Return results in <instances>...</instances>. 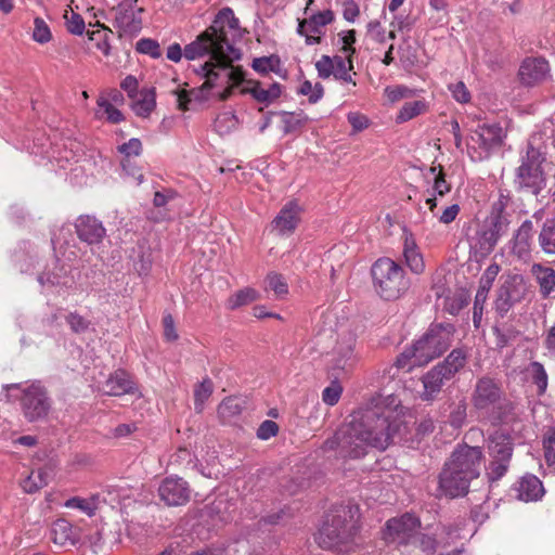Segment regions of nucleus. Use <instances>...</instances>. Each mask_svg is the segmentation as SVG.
Listing matches in <instances>:
<instances>
[{"label": "nucleus", "mask_w": 555, "mask_h": 555, "mask_svg": "<svg viewBox=\"0 0 555 555\" xmlns=\"http://www.w3.org/2000/svg\"><path fill=\"white\" fill-rule=\"evenodd\" d=\"M343 392V387L337 380L332 382V384L326 387L322 392V400L324 403L328 405H335Z\"/></svg>", "instance_id": "54"}, {"label": "nucleus", "mask_w": 555, "mask_h": 555, "mask_svg": "<svg viewBox=\"0 0 555 555\" xmlns=\"http://www.w3.org/2000/svg\"><path fill=\"white\" fill-rule=\"evenodd\" d=\"M525 295V284L521 279L514 278L506 281L498 291L494 302L496 312L503 317L512 307L519 302Z\"/></svg>", "instance_id": "14"}, {"label": "nucleus", "mask_w": 555, "mask_h": 555, "mask_svg": "<svg viewBox=\"0 0 555 555\" xmlns=\"http://www.w3.org/2000/svg\"><path fill=\"white\" fill-rule=\"evenodd\" d=\"M114 26L119 36L135 35L142 28V8L137 7V0H125L114 8Z\"/></svg>", "instance_id": "12"}, {"label": "nucleus", "mask_w": 555, "mask_h": 555, "mask_svg": "<svg viewBox=\"0 0 555 555\" xmlns=\"http://www.w3.org/2000/svg\"><path fill=\"white\" fill-rule=\"evenodd\" d=\"M158 493L168 506H180L189 502L191 491L185 480L179 477H167L158 488Z\"/></svg>", "instance_id": "13"}, {"label": "nucleus", "mask_w": 555, "mask_h": 555, "mask_svg": "<svg viewBox=\"0 0 555 555\" xmlns=\"http://www.w3.org/2000/svg\"><path fill=\"white\" fill-rule=\"evenodd\" d=\"M38 282L44 287L68 286L70 278L65 266L55 261L51 267H47L38 276Z\"/></svg>", "instance_id": "26"}, {"label": "nucleus", "mask_w": 555, "mask_h": 555, "mask_svg": "<svg viewBox=\"0 0 555 555\" xmlns=\"http://www.w3.org/2000/svg\"><path fill=\"white\" fill-rule=\"evenodd\" d=\"M426 107V103L421 100L406 102L401 107L397 118L399 121H408L425 112Z\"/></svg>", "instance_id": "47"}, {"label": "nucleus", "mask_w": 555, "mask_h": 555, "mask_svg": "<svg viewBox=\"0 0 555 555\" xmlns=\"http://www.w3.org/2000/svg\"><path fill=\"white\" fill-rule=\"evenodd\" d=\"M538 244L545 255H555V217L547 218L541 225Z\"/></svg>", "instance_id": "31"}, {"label": "nucleus", "mask_w": 555, "mask_h": 555, "mask_svg": "<svg viewBox=\"0 0 555 555\" xmlns=\"http://www.w3.org/2000/svg\"><path fill=\"white\" fill-rule=\"evenodd\" d=\"M371 274L375 291L386 300L399 298L408 288L402 267L390 258L377 259Z\"/></svg>", "instance_id": "6"}, {"label": "nucleus", "mask_w": 555, "mask_h": 555, "mask_svg": "<svg viewBox=\"0 0 555 555\" xmlns=\"http://www.w3.org/2000/svg\"><path fill=\"white\" fill-rule=\"evenodd\" d=\"M544 456L548 465H555V426L550 427L543 437Z\"/></svg>", "instance_id": "50"}, {"label": "nucleus", "mask_w": 555, "mask_h": 555, "mask_svg": "<svg viewBox=\"0 0 555 555\" xmlns=\"http://www.w3.org/2000/svg\"><path fill=\"white\" fill-rule=\"evenodd\" d=\"M137 391L132 376L124 370L115 371L104 384V392L108 396L134 395Z\"/></svg>", "instance_id": "22"}, {"label": "nucleus", "mask_w": 555, "mask_h": 555, "mask_svg": "<svg viewBox=\"0 0 555 555\" xmlns=\"http://www.w3.org/2000/svg\"><path fill=\"white\" fill-rule=\"evenodd\" d=\"M214 392L212 380L208 377L204 378L194 387V409L197 413L203 412L206 401Z\"/></svg>", "instance_id": "37"}, {"label": "nucleus", "mask_w": 555, "mask_h": 555, "mask_svg": "<svg viewBox=\"0 0 555 555\" xmlns=\"http://www.w3.org/2000/svg\"><path fill=\"white\" fill-rule=\"evenodd\" d=\"M66 322L68 323L70 330L77 334L86 332L90 324L88 320H86L77 312H70L66 317Z\"/></svg>", "instance_id": "56"}, {"label": "nucleus", "mask_w": 555, "mask_h": 555, "mask_svg": "<svg viewBox=\"0 0 555 555\" xmlns=\"http://www.w3.org/2000/svg\"><path fill=\"white\" fill-rule=\"evenodd\" d=\"M119 152L126 156H139L142 152V143L139 139L132 138L118 147Z\"/></svg>", "instance_id": "62"}, {"label": "nucleus", "mask_w": 555, "mask_h": 555, "mask_svg": "<svg viewBox=\"0 0 555 555\" xmlns=\"http://www.w3.org/2000/svg\"><path fill=\"white\" fill-rule=\"evenodd\" d=\"M49 482V474L46 469L33 470L22 482L25 492L34 493L46 487Z\"/></svg>", "instance_id": "38"}, {"label": "nucleus", "mask_w": 555, "mask_h": 555, "mask_svg": "<svg viewBox=\"0 0 555 555\" xmlns=\"http://www.w3.org/2000/svg\"><path fill=\"white\" fill-rule=\"evenodd\" d=\"M531 273L539 285L542 298H548L555 291V269L541 263H533Z\"/></svg>", "instance_id": "24"}, {"label": "nucleus", "mask_w": 555, "mask_h": 555, "mask_svg": "<svg viewBox=\"0 0 555 555\" xmlns=\"http://www.w3.org/2000/svg\"><path fill=\"white\" fill-rule=\"evenodd\" d=\"M135 49L139 53L147 54L154 59L162 56V49L159 43L151 38L140 39L135 44Z\"/></svg>", "instance_id": "49"}, {"label": "nucleus", "mask_w": 555, "mask_h": 555, "mask_svg": "<svg viewBox=\"0 0 555 555\" xmlns=\"http://www.w3.org/2000/svg\"><path fill=\"white\" fill-rule=\"evenodd\" d=\"M488 227H490L496 234L500 236L504 235L509 228L512 220H507V218H498L489 214V216L483 221Z\"/></svg>", "instance_id": "55"}, {"label": "nucleus", "mask_w": 555, "mask_h": 555, "mask_svg": "<svg viewBox=\"0 0 555 555\" xmlns=\"http://www.w3.org/2000/svg\"><path fill=\"white\" fill-rule=\"evenodd\" d=\"M452 96L460 103H468L470 93L463 81H457L449 86Z\"/></svg>", "instance_id": "61"}, {"label": "nucleus", "mask_w": 555, "mask_h": 555, "mask_svg": "<svg viewBox=\"0 0 555 555\" xmlns=\"http://www.w3.org/2000/svg\"><path fill=\"white\" fill-rule=\"evenodd\" d=\"M466 361L467 353L463 349L456 348L453 349L441 363L435 365V367L450 380L465 366Z\"/></svg>", "instance_id": "28"}, {"label": "nucleus", "mask_w": 555, "mask_h": 555, "mask_svg": "<svg viewBox=\"0 0 555 555\" xmlns=\"http://www.w3.org/2000/svg\"><path fill=\"white\" fill-rule=\"evenodd\" d=\"M96 103L99 106V111L96 112L98 116H100V112L103 111L106 120L112 124H118L124 120L122 113L119 109H117L107 98L101 95L98 99Z\"/></svg>", "instance_id": "45"}, {"label": "nucleus", "mask_w": 555, "mask_h": 555, "mask_svg": "<svg viewBox=\"0 0 555 555\" xmlns=\"http://www.w3.org/2000/svg\"><path fill=\"white\" fill-rule=\"evenodd\" d=\"M467 416V403L465 400H461L452 408L449 416L450 425L454 428H461L466 421Z\"/></svg>", "instance_id": "48"}, {"label": "nucleus", "mask_w": 555, "mask_h": 555, "mask_svg": "<svg viewBox=\"0 0 555 555\" xmlns=\"http://www.w3.org/2000/svg\"><path fill=\"white\" fill-rule=\"evenodd\" d=\"M446 380H448L446 375L434 366L422 377L423 391L420 393L421 399L423 401H434Z\"/></svg>", "instance_id": "23"}, {"label": "nucleus", "mask_w": 555, "mask_h": 555, "mask_svg": "<svg viewBox=\"0 0 555 555\" xmlns=\"http://www.w3.org/2000/svg\"><path fill=\"white\" fill-rule=\"evenodd\" d=\"M544 347L550 357L555 359V323L545 333Z\"/></svg>", "instance_id": "64"}, {"label": "nucleus", "mask_w": 555, "mask_h": 555, "mask_svg": "<svg viewBox=\"0 0 555 555\" xmlns=\"http://www.w3.org/2000/svg\"><path fill=\"white\" fill-rule=\"evenodd\" d=\"M410 545L420 548L422 552L426 554H431L436 552L437 541L434 537L418 531V533L413 539Z\"/></svg>", "instance_id": "51"}, {"label": "nucleus", "mask_w": 555, "mask_h": 555, "mask_svg": "<svg viewBox=\"0 0 555 555\" xmlns=\"http://www.w3.org/2000/svg\"><path fill=\"white\" fill-rule=\"evenodd\" d=\"M392 412L367 413L361 422H350L341 426L332 439L324 442L325 450L339 449L343 456L361 457L367 447L385 450L398 430L391 422Z\"/></svg>", "instance_id": "2"}, {"label": "nucleus", "mask_w": 555, "mask_h": 555, "mask_svg": "<svg viewBox=\"0 0 555 555\" xmlns=\"http://www.w3.org/2000/svg\"><path fill=\"white\" fill-rule=\"evenodd\" d=\"M488 451L491 457L486 473L490 481L502 478L513 456V439L509 434L503 430L494 431L488 440Z\"/></svg>", "instance_id": "8"}, {"label": "nucleus", "mask_w": 555, "mask_h": 555, "mask_svg": "<svg viewBox=\"0 0 555 555\" xmlns=\"http://www.w3.org/2000/svg\"><path fill=\"white\" fill-rule=\"evenodd\" d=\"M240 37L238 20L231 8H223L212 24L183 50L186 60L209 56V61L196 72L205 78L203 90L224 86V90L219 93L221 101L228 100L233 88L244 80V72L232 65L241 59V51L234 47L235 39Z\"/></svg>", "instance_id": "1"}, {"label": "nucleus", "mask_w": 555, "mask_h": 555, "mask_svg": "<svg viewBox=\"0 0 555 555\" xmlns=\"http://www.w3.org/2000/svg\"><path fill=\"white\" fill-rule=\"evenodd\" d=\"M514 212V202L509 192L500 190L496 199H494L491 205L490 215L501 219L507 218V220H512Z\"/></svg>", "instance_id": "34"}, {"label": "nucleus", "mask_w": 555, "mask_h": 555, "mask_svg": "<svg viewBox=\"0 0 555 555\" xmlns=\"http://www.w3.org/2000/svg\"><path fill=\"white\" fill-rule=\"evenodd\" d=\"M437 169H439V172H438V175L435 178L434 191L438 195L443 196L444 194L450 192V184L444 179V173H443V170H442L441 166H438V167L434 166V167H431L430 168V172L431 173H436Z\"/></svg>", "instance_id": "59"}, {"label": "nucleus", "mask_w": 555, "mask_h": 555, "mask_svg": "<svg viewBox=\"0 0 555 555\" xmlns=\"http://www.w3.org/2000/svg\"><path fill=\"white\" fill-rule=\"evenodd\" d=\"M501 236L496 234L490 227L485 222L481 229L477 232V242L480 250L485 253H491L498 244Z\"/></svg>", "instance_id": "42"}, {"label": "nucleus", "mask_w": 555, "mask_h": 555, "mask_svg": "<svg viewBox=\"0 0 555 555\" xmlns=\"http://www.w3.org/2000/svg\"><path fill=\"white\" fill-rule=\"evenodd\" d=\"M266 289L272 291L278 298H283L288 294V285L285 279L275 272H271L267 275Z\"/></svg>", "instance_id": "44"}, {"label": "nucleus", "mask_w": 555, "mask_h": 555, "mask_svg": "<svg viewBox=\"0 0 555 555\" xmlns=\"http://www.w3.org/2000/svg\"><path fill=\"white\" fill-rule=\"evenodd\" d=\"M505 392L502 385L489 376H482L476 380L470 402L480 416L486 417L503 399Z\"/></svg>", "instance_id": "9"}, {"label": "nucleus", "mask_w": 555, "mask_h": 555, "mask_svg": "<svg viewBox=\"0 0 555 555\" xmlns=\"http://www.w3.org/2000/svg\"><path fill=\"white\" fill-rule=\"evenodd\" d=\"M503 137V129L499 125H483L472 133L470 140L482 151L489 152L502 144Z\"/></svg>", "instance_id": "20"}, {"label": "nucleus", "mask_w": 555, "mask_h": 555, "mask_svg": "<svg viewBox=\"0 0 555 555\" xmlns=\"http://www.w3.org/2000/svg\"><path fill=\"white\" fill-rule=\"evenodd\" d=\"M299 93L307 95L310 103H317L323 96L324 88L320 82L313 86L309 80H305L300 85Z\"/></svg>", "instance_id": "52"}, {"label": "nucleus", "mask_w": 555, "mask_h": 555, "mask_svg": "<svg viewBox=\"0 0 555 555\" xmlns=\"http://www.w3.org/2000/svg\"><path fill=\"white\" fill-rule=\"evenodd\" d=\"M367 36L375 42L383 43L386 40V31L378 21H371L367 24Z\"/></svg>", "instance_id": "63"}, {"label": "nucleus", "mask_w": 555, "mask_h": 555, "mask_svg": "<svg viewBox=\"0 0 555 555\" xmlns=\"http://www.w3.org/2000/svg\"><path fill=\"white\" fill-rule=\"evenodd\" d=\"M279 433V425L270 420L263 421L257 429V437L261 440H268Z\"/></svg>", "instance_id": "60"}, {"label": "nucleus", "mask_w": 555, "mask_h": 555, "mask_svg": "<svg viewBox=\"0 0 555 555\" xmlns=\"http://www.w3.org/2000/svg\"><path fill=\"white\" fill-rule=\"evenodd\" d=\"M99 496H92L91 499H81L78 496L72 498L65 502V506L68 508H78L86 513L88 516H93L99 507Z\"/></svg>", "instance_id": "43"}, {"label": "nucleus", "mask_w": 555, "mask_h": 555, "mask_svg": "<svg viewBox=\"0 0 555 555\" xmlns=\"http://www.w3.org/2000/svg\"><path fill=\"white\" fill-rule=\"evenodd\" d=\"M533 235V222L527 219L519 225L513 235L511 241L512 253L521 259L528 257L531 253Z\"/></svg>", "instance_id": "21"}, {"label": "nucleus", "mask_w": 555, "mask_h": 555, "mask_svg": "<svg viewBox=\"0 0 555 555\" xmlns=\"http://www.w3.org/2000/svg\"><path fill=\"white\" fill-rule=\"evenodd\" d=\"M65 18L69 33L74 35H81L83 33L85 21L79 14L72 11L69 15L67 13L65 14Z\"/></svg>", "instance_id": "57"}, {"label": "nucleus", "mask_w": 555, "mask_h": 555, "mask_svg": "<svg viewBox=\"0 0 555 555\" xmlns=\"http://www.w3.org/2000/svg\"><path fill=\"white\" fill-rule=\"evenodd\" d=\"M516 496L525 502L539 500L543 493V485L534 475L524 476L515 488Z\"/></svg>", "instance_id": "25"}, {"label": "nucleus", "mask_w": 555, "mask_h": 555, "mask_svg": "<svg viewBox=\"0 0 555 555\" xmlns=\"http://www.w3.org/2000/svg\"><path fill=\"white\" fill-rule=\"evenodd\" d=\"M334 21V13L331 10H324L312 14L309 18L299 22L297 33L304 34L305 28H309L310 33L321 35L322 28Z\"/></svg>", "instance_id": "30"}, {"label": "nucleus", "mask_w": 555, "mask_h": 555, "mask_svg": "<svg viewBox=\"0 0 555 555\" xmlns=\"http://www.w3.org/2000/svg\"><path fill=\"white\" fill-rule=\"evenodd\" d=\"M358 529L352 509L341 506L326 516L317 541L322 548L338 554L349 553L354 550Z\"/></svg>", "instance_id": "5"}, {"label": "nucleus", "mask_w": 555, "mask_h": 555, "mask_svg": "<svg viewBox=\"0 0 555 555\" xmlns=\"http://www.w3.org/2000/svg\"><path fill=\"white\" fill-rule=\"evenodd\" d=\"M482 457L483 454L481 448L459 444L451 453L450 459L444 463V465L463 477L473 480L480 474Z\"/></svg>", "instance_id": "10"}, {"label": "nucleus", "mask_w": 555, "mask_h": 555, "mask_svg": "<svg viewBox=\"0 0 555 555\" xmlns=\"http://www.w3.org/2000/svg\"><path fill=\"white\" fill-rule=\"evenodd\" d=\"M529 372L532 383L537 386L538 396H543L547 389L548 376L542 363L533 361L530 363Z\"/></svg>", "instance_id": "41"}, {"label": "nucleus", "mask_w": 555, "mask_h": 555, "mask_svg": "<svg viewBox=\"0 0 555 555\" xmlns=\"http://www.w3.org/2000/svg\"><path fill=\"white\" fill-rule=\"evenodd\" d=\"M492 424H511L518 421L517 405L504 396L501 402L486 416Z\"/></svg>", "instance_id": "27"}, {"label": "nucleus", "mask_w": 555, "mask_h": 555, "mask_svg": "<svg viewBox=\"0 0 555 555\" xmlns=\"http://www.w3.org/2000/svg\"><path fill=\"white\" fill-rule=\"evenodd\" d=\"M470 481L446 465L439 475V488L450 498L465 495L468 492Z\"/></svg>", "instance_id": "18"}, {"label": "nucleus", "mask_w": 555, "mask_h": 555, "mask_svg": "<svg viewBox=\"0 0 555 555\" xmlns=\"http://www.w3.org/2000/svg\"><path fill=\"white\" fill-rule=\"evenodd\" d=\"M353 68L351 56L348 55L347 59L335 55L334 56V64H333V76L337 80H341L344 82H350L353 86H356V81L352 80V77L350 75V70Z\"/></svg>", "instance_id": "39"}, {"label": "nucleus", "mask_w": 555, "mask_h": 555, "mask_svg": "<svg viewBox=\"0 0 555 555\" xmlns=\"http://www.w3.org/2000/svg\"><path fill=\"white\" fill-rule=\"evenodd\" d=\"M258 293L256 289L250 287H245L243 289L237 291L233 295H231L228 299V308L231 310H235L243 306L249 305L257 300Z\"/></svg>", "instance_id": "40"}, {"label": "nucleus", "mask_w": 555, "mask_h": 555, "mask_svg": "<svg viewBox=\"0 0 555 555\" xmlns=\"http://www.w3.org/2000/svg\"><path fill=\"white\" fill-rule=\"evenodd\" d=\"M75 228L78 237L89 245L101 243L106 235L102 222L89 215L80 216L75 223Z\"/></svg>", "instance_id": "19"}, {"label": "nucleus", "mask_w": 555, "mask_h": 555, "mask_svg": "<svg viewBox=\"0 0 555 555\" xmlns=\"http://www.w3.org/2000/svg\"><path fill=\"white\" fill-rule=\"evenodd\" d=\"M2 393L7 402H17L24 418L29 423L44 421L51 409L52 399L40 380L5 384Z\"/></svg>", "instance_id": "4"}, {"label": "nucleus", "mask_w": 555, "mask_h": 555, "mask_svg": "<svg viewBox=\"0 0 555 555\" xmlns=\"http://www.w3.org/2000/svg\"><path fill=\"white\" fill-rule=\"evenodd\" d=\"M542 153L528 144L526 154L521 157V163L516 170L515 186L517 190L538 195L545 186V175L542 170L544 162Z\"/></svg>", "instance_id": "7"}, {"label": "nucleus", "mask_w": 555, "mask_h": 555, "mask_svg": "<svg viewBox=\"0 0 555 555\" xmlns=\"http://www.w3.org/2000/svg\"><path fill=\"white\" fill-rule=\"evenodd\" d=\"M550 67L546 60L542 57H527L522 61L518 77L522 85L525 86H534L542 82L547 74Z\"/></svg>", "instance_id": "16"}, {"label": "nucleus", "mask_w": 555, "mask_h": 555, "mask_svg": "<svg viewBox=\"0 0 555 555\" xmlns=\"http://www.w3.org/2000/svg\"><path fill=\"white\" fill-rule=\"evenodd\" d=\"M354 345L356 340L352 337L338 343L331 367L332 374L336 378L339 377L340 373H348L354 366L358 359L354 352Z\"/></svg>", "instance_id": "17"}, {"label": "nucleus", "mask_w": 555, "mask_h": 555, "mask_svg": "<svg viewBox=\"0 0 555 555\" xmlns=\"http://www.w3.org/2000/svg\"><path fill=\"white\" fill-rule=\"evenodd\" d=\"M51 540L54 544L60 546H65L68 543L74 545L77 541V535L69 521L57 519L53 522L51 528Z\"/></svg>", "instance_id": "29"}, {"label": "nucleus", "mask_w": 555, "mask_h": 555, "mask_svg": "<svg viewBox=\"0 0 555 555\" xmlns=\"http://www.w3.org/2000/svg\"><path fill=\"white\" fill-rule=\"evenodd\" d=\"M51 31L47 23L41 17L34 21L33 39L39 43H46L51 40Z\"/></svg>", "instance_id": "53"}, {"label": "nucleus", "mask_w": 555, "mask_h": 555, "mask_svg": "<svg viewBox=\"0 0 555 555\" xmlns=\"http://www.w3.org/2000/svg\"><path fill=\"white\" fill-rule=\"evenodd\" d=\"M301 208L296 202H288L271 222V231L280 236H289L300 222Z\"/></svg>", "instance_id": "15"}, {"label": "nucleus", "mask_w": 555, "mask_h": 555, "mask_svg": "<svg viewBox=\"0 0 555 555\" xmlns=\"http://www.w3.org/2000/svg\"><path fill=\"white\" fill-rule=\"evenodd\" d=\"M156 106L154 89L144 90L140 93V98L133 102L132 109L140 117H147Z\"/></svg>", "instance_id": "36"}, {"label": "nucleus", "mask_w": 555, "mask_h": 555, "mask_svg": "<svg viewBox=\"0 0 555 555\" xmlns=\"http://www.w3.org/2000/svg\"><path fill=\"white\" fill-rule=\"evenodd\" d=\"M334 56L322 55L321 59L315 63L318 75L322 79H327L333 75Z\"/></svg>", "instance_id": "58"}, {"label": "nucleus", "mask_w": 555, "mask_h": 555, "mask_svg": "<svg viewBox=\"0 0 555 555\" xmlns=\"http://www.w3.org/2000/svg\"><path fill=\"white\" fill-rule=\"evenodd\" d=\"M237 126H238V119H237L236 115L232 112H224V113L218 115V117L215 120V129L220 134H228L231 131H233L234 129H236Z\"/></svg>", "instance_id": "46"}, {"label": "nucleus", "mask_w": 555, "mask_h": 555, "mask_svg": "<svg viewBox=\"0 0 555 555\" xmlns=\"http://www.w3.org/2000/svg\"><path fill=\"white\" fill-rule=\"evenodd\" d=\"M243 400L237 397H228L218 406V416L222 423H232L243 411Z\"/></svg>", "instance_id": "33"}, {"label": "nucleus", "mask_w": 555, "mask_h": 555, "mask_svg": "<svg viewBox=\"0 0 555 555\" xmlns=\"http://www.w3.org/2000/svg\"><path fill=\"white\" fill-rule=\"evenodd\" d=\"M421 528V521L412 514L391 518L386 522L385 539L399 545H410Z\"/></svg>", "instance_id": "11"}, {"label": "nucleus", "mask_w": 555, "mask_h": 555, "mask_svg": "<svg viewBox=\"0 0 555 555\" xmlns=\"http://www.w3.org/2000/svg\"><path fill=\"white\" fill-rule=\"evenodd\" d=\"M403 255L406 266L415 274H421L425 270V262L422 254L418 251L415 242L412 238H405Z\"/></svg>", "instance_id": "35"}, {"label": "nucleus", "mask_w": 555, "mask_h": 555, "mask_svg": "<svg viewBox=\"0 0 555 555\" xmlns=\"http://www.w3.org/2000/svg\"><path fill=\"white\" fill-rule=\"evenodd\" d=\"M244 92L250 93L253 98L264 104H270L281 95V86L278 82L271 83L268 88L261 82H255L253 87L245 89Z\"/></svg>", "instance_id": "32"}, {"label": "nucleus", "mask_w": 555, "mask_h": 555, "mask_svg": "<svg viewBox=\"0 0 555 555\" xmlns=\"http://www.w3.org/2000/svg\"><path fill=\"white\" fill-rule=\"evenodd\" d=\"M454 332L450 323L431 324L420 339L397 358V367L409 372L414 366L426 365L439 358L451 347Z\"/></svg>", "instance_id": "3"}]
</instances>
